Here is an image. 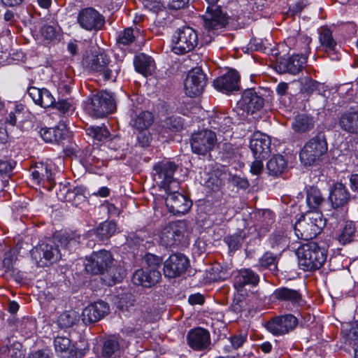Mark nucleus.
I'll list each match as a JSON object with an SVG mask.
<instances>
[{"instance_id": "f704fd0d", "label": "nucleus", "mask_w": 358, "mask_h": 358, "mask_svg": "<svg viewBox=\"0 0 358 358\" xmlns=\"http://www.w3.org/2000/svg\"><path fill=\"white\" fill-rule=\"evenodd\" d=\"M356 233L355 224L352 221H343L341 231L338 236V241L342 244H346L352 241Z\"/></svg>"}, {"instance_id": "b1692460", "label": "nucleus", "mask_w": 358, "mask_h": 358, "mask_svg": "<svg viewBox=\"0 0 358 358\" xmlns=\"http://www.w3.org/2000/svg\"><path fill=\"white\" fill-rule=\"evenodd\" d=\"M259 282V275L250 268L238 271L234 277V285L238 292H242L246 285L256 286Z\"/></svg>"}, {"instance_id": "052dcab7", "label": "nucleus", "mask_w": 358, "mask_h": 358, "mask_svg": "<svg viewBox=\"0 0 358 358\" xmlns=\"http://www.w3.org/2000/svg\"><path fill=\"white\" fill-rule=\"evenodd\" d=\"M230 181L233 185L239 187L242 189H246L249 186V183L247 180L242 178L238 176H232L230 178Z\"/></svg>"}, {"instance_id": "aec40b11", "label": "nucleus", "mask_w": 358, "mask_h": 358, "mask_svg": "<svg viewBox=\"0 0 358 358\" xmlns=\"http://www.w3.org/2000/svg\"><path fill=\"white\" fill-rule=\"evenodd\" d=\"M240 76L235 70H229L226 74L213 82L215 88L222 92H229L239 89Z\"/></svg>"}, {"instance_id": "49530a36", "label": "nucleus", "mask_w": 358, "mask_h": 358, "mask_svg": "<svg viewBox=\"0 0 358 358\" xmlns=\"http://www.w3.org/2000/svg\"><path fill=\"white\" fill-rule=\"evenodd\" d=\"M17 328L24 336L29 337L36 330V320L32 318H23Z\"/></svg>"}, {"instance_id": "f03ea898", "label": "nucleus", "mask_w": 358, "mask_h": 358, "mask_svg": "<svg viewBox=\"0 0 358 358\" xmlns=\"http://www.w3.org/2000/svg\"><path fill=\"white\" fill-rule=\"evenodd\" d=\"M325 226L321 213L313 211L306 213L294 225L295 234L304 240L313 239L319 234Z\"/></svg>"}, {"instance_id": "338daca9", "label": "nucleus", "mask_w": 358, "mask_h": 358, "mask_svg": "<svg viewBox=\"0 0 358 358\" xmlns=\"http://www.w3.org/2000/svg\"><path fill=\"white\" fill-rule=\"evenodd\" d=\"M70 106V103L66 100H61L57 102L55 101L52 107L57 108L62 113H65L69 110Z\"/></svg>"}, {"instance_id": "e2e57ef3", "label": "nucleus", "mask_w": 358, "mask_h": 358, "mask_svg": "<svg viewBox=\"0 0 358 358\" xmlns=\"http://www.w3.org/2000/svg\"><path fill=\"white\" fill-rule=\"evenodd\" d=\"M348 338L350 343L353 345L358 344V321L355 326L352 327L348 334Z\"/></svg>"}, {"instance_id": "58836bf2", "label": "nucleus", "mask_w": 358, "mask_h": 358, "mask_svg": "<svg viewBox=\"0 0 358 358\" xmlns=\"http://www.w3.org/2000/svg\"><path fill=\"white\" fill-rule=\"evenodd\" d=\"M116 224L113 222H104L99 224L96 230V236L101 240H105L112 236L116 231Z\"/></svg>"}, {"instance_id": "79ce46f5", "label": "nucleus", "mask_w": 358, "mask_h": 358, "mask_svg": "<svg viewBox=\"0 0 358 358\" xmlns=\"http://www.w3.org/2000/svg\"><path fill=\"white\" fill-rule=\"evenodd\" d=\"M212 124L215 129L227 132L231 128L232 122L231 119L224 114H217L212 118Z\"/></svg>"}, {"instance_id": "72a5a7b5", "label": "nucleus", "mask_w": 358, "mask_h": 358, "mask_svg": "<svg viewBox=\"0 0 358 358\" xmlns=\"http://www.w3.org/2000/svg\"><path fill=\"white\" fill-rule=\"evenodd\" d=\"M287 161L280 155H273L268 162L266 169L269 175L278 176L282 173L287 167Z\"/></svg>"}, {"instance_id": "f257e3e1", "label": "nucleus", "mask_w": 358, "mask_h": 358, "mask_svg": "<svg viewBox=\"0 0 358 358\" xmlns=\"http://www.w3.org/2000/svg\"><path fill=\"white\" fill-rule=\"evenodd\" d=\"M299 267L308 271L319 269L326 261L324 250L315 242H309L298 248L296 252Z\"/></svg>"}, {"instance_id": "412c9836", "label": "nucleus", "mask_w": 358, "mask_h": 358, "mask_svg": "<svg viewBox=\"0 0 358 358\" xmlns=\"http://www.w3.org/2000/svg\"><path fill=\"white\" fill-rule=\"evenodd\" d=\"M159 271H149L146 268L136 270L132 276V281L135 285L145 287H150L157 283L161 279Z\"/></svg>"}, {"instance_id": "603ef678", "label": "nucleus", "mask_w": 358, "mask_h": 358, "mask_svg": "<svg viewBox=\"0 0 358 358\" xmlns=\"http://www.w3.org/2000/svg\"><path fill=\"white\" fill-rule=\"evenodd\" d=\"M302 88L301 91L311 94L317 89L318 83L309 77H306L301 80Z\"/></svg>"}, {"instance_id": "ddd939ff", "label": "nucleus", "mask_w": 358, "mask_h": 358, "mask_svg": "<svg viewBox=\"0 0 358 358\" xmlns=\"http://www.w3.org/2000/svg\"><path fill=\"white\" fill-rule=\"evenodd\" d=\"M179 189L166 190V205L170 213L176 215H184L192 206V201L185 195L180 193Z\"/></svg>"}, {"instance_id": "e433bc0d", "label": "nucleus", "mask_w": 358, "mask_h": 358, "mask_svg": "<svg viewBox=\"0 0 358 358\" xmlns=\"http://www.w3.org/2000/svg\"><path fill=\"white\" fill-rule=\"evenodd\" d=\"M120 353L119 341L114 338H109L103 343L101 355L103 357H116Z\"/></svg>"}, {"instance_id": "37998d69", "label": "nucleus", "mask_w": 358, "mask_h": 358, "mask_svg": "<svg viewBox=\"0 0 358 358\" xmlns=\"http://www.w3.org/2000/svg\"><path fill=\"white\" fill-rule=\"evenodd\" d=\"M321 45L325 48L326 51L334 50L336 42L332 36L331 31L328 29H324L320 33L319 37Z\"/></svg>"}, {"instance_id": "c756f323", "label": "nucleus", "mask_w": 358, "mask_h": 358, "mask_svg": "<svg viewBox=\"0 0 358 358\" xmlns=\"http://www.w3.org/2000/svg\"><path fill=\"white\" fill-rule=\"evenodd\" d=\"M134 63L136 71L144 76L151 74L155 67L154 60L151 57L144 53L136 56Z\"/></svg>"}, {"instance_id": "5fc2aeb1", "label": "nucleus", "mask_w": 358, "mask_h": 358, "mask_svg": "<svg viewBox=\"0 0 358 358\" xmlns=\"http://www.w3.org/2000/svg\"><path fill=\"white\" fill-rule=\"evenodd\" d=\"M225 240L231 250H236L241 246L243 238L240 234H234L226 237Z\"/></svg>"}, {"instance_id": "4be33fe9", "label": "nucleus", "mask_w": 358, "mask_h": 358, "mask_svg": "<svg viewBox=\"0 0 358 358\" xmlns=\"http://www.w3.org/2000/svg\"><path fill=\"white\" fill-rule=\"evenodd\" d=\"M263 105V99L257 95L256 92L252 89L245 90L241 101L238 102V106L243 110L251 113L260 110Z\"/></svg>"}, {"instance_id": "6e6d98bb", "label": "nucleus", "mask_w": 358, "mask_h": 358, "mask_svg": "<svg viewBox=\"0 0 358 358\" xmlns=\"http://www.w3.org/2000/svg\"><path fill=\"white\" fill-rule=\"evenodd\" d=\"M69 233H64L63 234L56 236L55 237V240L57 243V248H58V247L60 246L64 249L69 250Z\"/></svg>"}, {"instance_id": "9d476101", "label": "nucleus", "mask_w": 358, "mask_h": 358, "mask_svg": "<svg viewBox=\"0 0 358 358\" xmlns=\"http://www.w3.org/2000/svg\"><path fill=\"white\" fill-rule=\"evenodd\" d=\"M114 259L110 252L106 250H100L94 252L87 259L85 269L87 272L94 275H102L105 273L108 266L112 265Z\"/></svg>"}, {"instance_id": "4d7b16f0", "label": "nucleus", "mask_w": 358, "mask_h": 358, "mask_svg": "<svg viewBox=\"0 0 358 358\" xmlns=\"http://www.w3.org/2000/svg\"><path fill=\"white\" fill-rule=\"evenodd\" d=\"M41 31L42 36L47 40H52L57 34L55 28L51 25H44Z\"/></svg>"}, {"instance_id": "bb28decb", "label": "nucleus", "mask_w": 358, "mask_h": 358, "mask_svg": "<svg viewBox=\"0 0 358 358\" xmlns=\"http://www.w3.org/2000/svg\"><path fill=\"white\" fill-rule=\"evenodd\" d=\"M329 200L334 208L344 206L350 200V194L345 186L341 182H336L330 190Z\"/></svg>"}, {"instance_id": "6ab92c4d", "label": "nucleus", "mask_w": 358, "mask_h": 358, "mask_svg": "<svg viewBox=\"0 0 358 358\" xmlns=\"http://www.w3.org/2000/svg\"><path fill=\"white\" fill-rule=\"evenodd\" d=\"M182 227L177 223H171L165 227L160 234V244L166 248L178 245L182 237Z\"/></svg>"}, {"instance_id": "2f4dec72", "label": "nucleus", "mask_w": 358, "mask_h": 358, "mask_svg": "<svg viewBox=\"0 0 358 358\" xmlns=\"http://www.w3.org/2000/svg\"><path fill=\"white\" fill-rule=\"evenodd\" d=\"M80 320V314L73 309L66 310L57 318V324L60 328H70L76 325Z\"/></svg>"}, {"instance_id": "a18cd8bd", "label": "nucleus", "mask_w": 358, "mask_h": 358, "mask_svg": "<svg viewBox=\"0 0 358 358\" xmlns=\"http://www.w3.org/2000/svg\"><path fill=\"white\" fill-rule=\"evenodd\" d=\"M86 133L88 136L99 141L106 139L109 134V131L103 126H90L86 129Z\"/></svg>"}, {"instance_id": "774afa93", "label": "nucleus", "mask_w": 358, "mask_h": 358, "mask_svg": "<svg viewBox=\"0 0 358 358\" xmlns=\"http://www.w3.org/2000/svg\"><path fill=\"white\" fill-rule=\"evenodd\" d=\"M70 190L71 189L67 186L60 185L59 189L57 192V198L62 201H66L67 195H69Z\"/></svg>"}, {"instance_id": "473e14b6", "label": "nucleus", "mask_w": 358, "mask_h": 358, "mask_svg": "<svg viewBox=\"0 0 358 358\" xmlns=\"http://www.w3.org/2000/svg\"><path fill=\"white\" fill-rule=\"evenodd\" d=\"M314 123L313 117L306 114H301L295 117L292 126L296 132L304 133L312 129L314 127Z\"/></svg>"}, {"instance_id": "3c124183", "label": "nucleus", "mask_w": 358, "mask_h": 358, "mask_svg": "<svg viewBox=\"0 0 358 358\" xmlns=\"http://www.w3.org/2000/svg\"><path fill=\"white\" fill-rule=\"evenodd\" d=\"M182 125L180 117H170L165 120L164 127L171 131H178L182 128Z\"/></svg>"}, {"instance_id": "4468645a", "label": "nucleus", "mask_w": 358, "mask_h": 358, "mask_svg": "<svg viewBox=\"0 0 358 358\" xmlns=\"http://www.w3.org/2000/svg\"><path fill=\"white\" fill-rule=\"evenodd\" d=\"M188 266L189 260L184 255L173 254L164 262V274L166 278H176L182 275Z\"/></svg>"}, {"instance_id": "7ed1b4c3", "label": "nucleus", "mask_w": 358, "mask_h": 358, "mask_svg": "<svg viewBox=\"0 0 358 358\" xmlns=\"http://www.w3.org/2000/svg\"><path fill=\"white\" fill-rule=\"evenodd\" d=\"M328 150L324 134L320 133L305 143L300 152V160L305 166H313L320 162Z\"/></svg>"}, {"instance_id": "2eb2a0df", "label": "nucleus", "mask_w": 358, "mask_h": 358, "mask_svg": "<svg viewBox=\"0 0 358 358\" xmlns=\"http://www.w3.org/2000/svg\"><path fill=\"white\" fill-rule=\"evenodd\" d=\"M297 319L292 315L277 317L266 323V329L273 335H283L292 331L297 325Z\"/></svg>"}, {"instance_id": "a878e982", "label": "nucleus", "mask_w": 358, "mask_h": 358, "mask_svg": "<svg viewBox=\"0 0 358 358\" xmlns=\"http://www.w3.org/2000/svg\"><path fill=\"white\" fill-rule=\"evenodd\" d=\"M306 60L305 54L294 55L280 61L279 68L284 72L296 74L302 70Z\"/></svg>"}, {"instance_id": "69168bd1", "label": "nucleus", "mask_w": 358, "mask_h": 358, "mask_svg": "<svg viewBox=\"0 0 358 358\" xmlns=\"http://www.w3.org/2000/svg\"><path fill=\"white\" fill-rule=\"evenodd\" d=\"M43 171V164L36 166L32 171L31 176L32 179L37 183H40L41 181V174Z\"/></svg>"}, {"instance_id": "393cba45", "label": "nucleus", "mask_w": 358, "mask_h": 358, "mask_svg": "<svg viewBox=\"0 0 358 358\" xmlns=\"http://www.w3.org/2000/svg\"><path fill=\"white\" fill-rule=\"evenodd\" d=\"M28 94L36 104L43 108H50L55 103L54 96L45 88L30 87L28 89Z\"/></svg>"}, {"instance_id": "680f3d73", "label": "nucleus", "mask_w": 358, "mask_h": 358, "mask_svg": "<svg viewBox=\"0 0 358 358\" xmlns=\"http://www.w3.org/2000/svg\"><path fill=\"white\" fill-rule=\"evenodd\" d=\"M263 159H255L250 166V172L254 175H259L262 173L264 169L262 163Z\"/></svg>"}, {"instance_id": "5701e85b", "label": "nucleus", "mask_w": 358, "mask_h": 358, "mask_svg": "<svg viewBox=\"0 0 358 358\" xmlns=\"http://www.w3.org/2000/svg\"><path fill=\"white\" fill-rule=\"evenodd\" d=\"M189 345L194 350H201L206 348L210 344V334L203 328L191 330L187 334Z\"/></svg>"}, {"instance_id": "bf43d9fd", "label": "nucleus", "mask_w": 358, "mask_h": 358, "mask_svg": "<svg viewBox=\"0 0 358 358\" xmlns=\"http://www.w3.org/2000/svg\"><path fill=\"white\" fill-rule=\"evenodd\" d=\"M21 348L20 343H14L8 348V354L13 358H20L22 355Z\"/></svg>"}, {"instance_id": "de8ad7c7", "label": "nucleus", "mask_w": 358, "mask_h": 358, "mask_svg": "<svg viewBox=\"0 0 358 358\" xmlns=\"http://www.w3.org/2000/svg\"><path fill=\"white\" fill-rule=\"evenodd\" d=\"M259 266L262 268H268L271 271L277 270L276 257L271 252H266L259 260Z\"/></svg>"}, {"instance_id": "8fccbe9b", "label": "nucleus", "mask_w": 358, "mask_h": 358, "mask_svg": "<svg viewBox=\"0 0 358 358\" xmlns=\"http://www.w3.org/2000/svg\"><path fill=\"white\" fill-rule=\"evenodd\" d=\"M85 196L83 193V189L81 187H75L73 189H71L66 199L67 202L72 203L76 206L85 201Z\"/></svg>"}, {"instance_id": "13d9d810", "label": "nucleus", "mask_w": 358, "mask_h": 358, "mask_svg": "<svg viewBox=\"0 0 358 358\" xmlns=\"http://www.w3.org/2000/svg\"><path fill=\"white\" fill-rule=\"evenodd\" d=\"M150 136L149 132L146 130H139L137 135V139L142 147L148 146L150 142Z\"/></svg>"}, {"instance_id": "dca6fc26", "label": "nucleus", "mask_w": 358, "mask_h": 358, "mask_svg": "<svg viewBox=\"0 0 358 358\" xmlns=\"http://www.w3.org/2000/svg\"><path fill=\"white\" fill-rule=\"evenodd\" d=\"M250 148L255 159H266L271 152V139L267 135L256 131L251 137Z\"/></svg>"}, {"instance_id": "4c0bfd02", "label": "nucleus", "mask_w": 358, "mask_h": 358, "mask_svg": "<svg viewBox=\"0 0 358 358\" xmlns=\"http://www.w3.org/2000/svg\"><path fill=\"white\" fill-rule=\"evenodd\" d=\"M324 201L320 191L314 187H310L307 191L306 201L311 208H317Z\"/></svg>"}, {"instance_id": "a211bd4d", "label": "nucleus", "mask_w": 358, "mask_h": 358, "mask_svg": "<svg viewBox=\"0 0 358 358\" xmlns=\"http://www.w3.org/2000/svg\"><path fill=\"white\" fill-rule=\"evenodd\" d=\"M80 27L86 30L99 29L104 24V19L101 14L92 8L83 9L78 16Z\"/></svg>"}, {"instance_id": "1a4fd4ad", "label": "nucleus", "mask_w": 358, "mask_h": 358, "mask_svg": "<svg viewBox=\"0 0 358 358\" xmlns=\"http://www.w3.org/2000/svg\"><path fill=\"white\" fill-rule=\"evenodd\" d=\"M190 145L196 155H205L213 149L217 142L216 134L209 129H202L192 134Z\"/></svg>"}, {"instance_id": "a19ab883", "label": "nucleus", "mask_w": 358, "mask_h": 358, "mask_svg": "<svg viewBox=\"0 0 358 358\" xmlns=\"http://www.w3.org/2000/svg\"><path fill=\"white\" fill-rule=\"evenodd\" d=\"M54 345L57 352L66 354H71L73 352L74 346L70 339L66 336L56 337Z\"/></svg>"}, {"instance_id": "864d4df0", "label": "nucleus", "mask_w": 358, "mask_h": 358, "mask_svg": "<svg viewBox=\"0 0 358 358\" xmlns=\"http://www.w3.org/2000/svg\"><path fill=\"white\" fill-rule=\"evenodd\" d=\"M134 30L131 28H127L119 36L117 41L123 45H129L134 41Z\"/></svg>"}, {"instance_id": "f3484780", "label": "nucleus", "mask_w": 358, "mask_h": 358, "mask_svg": "<svg viewBox=\"0 0 358 358\" xmlns=\"http://www.w3.org/2000/svg\"><path fill=\"white\" fill-rule=\"evenodd\" d=\"M110 308L107 303L100 301L85 307L81 315L84 324H90L96 322L109 313Z\"/></svg>"}, {"instance_id": "ea45409f", "label": "nucleus", "mask_w": 358, "mask_h": 358, "mask_svg": "<svg viewBox=\"0 0 358 358\" xmlns=\"http://www.w3.org/2000/svg\"><path fill=\"white\" fill-rule=\"evenodd\" d=\"M40 134L47 143L59 142L62 138V132L59 128H42Z\"/></svg>"}, {"instance_id": "6e6552de", "label": "nucleus", "mask_w": 358, "mask_h": 358, "mask_svg": "<svg viewBox=\"0 0 358 358\" xmlns=\"http://www.w3.org/2000/svg\"><path fill=\"white\" fill-rule=\"evenodd\" d=\"M207 4L206 12L203 15V26L210 31L213 29H220L227 24V18L222 12L220 0H204Z\"/></svg>"}, {"instance_id": "7c9ffc66", "label": "nucleus", "mask_w": 358, "mask_h": 358, "mask_svg": "<svg viewBox=\"0 0 358 358\" xmlns=\"http://www.w3.org/2000/svg\"><path fill=\"white\" fill-rule=\"evenodd\" d=\"M103 275V280L110 286L120 282L125 275V270L120 265H116L114 262L108 266Z\"/></svg>"}, {"instance_id": "c85d7f7f", "label": "nucleus", "mask_w": 358, "mask_h": 358, "mask_svg": "<svg viewBox=\"0 0 358 358\" xmlns=\"http://www.w3.org/2000/svg\"><path fill=\"white\" fill-rule=\"evenodd\" d=\"M338 124L343 131L352 134H358V111L343 114Z\"/></svg>"}, {"instance_id": "09e8293b", "label": "nucleus", "mask_w": 358, "mask_h": 358, "mask_svg": "<svg viewBox=\"0 0 358 358\" xmlns=\"http://www.w3.org/2000/svg\"><path fill=\"white\" fill-rule=\"evenodd\" d=\"M143 259L147 266L145 268L150 271L152 270L159 271V268L162 263V259L160 257L148 253L144 256Z\"/></svg>"}, {"instance_id": "0e129e2a", "label": "nucleus", "mask_w": 358, "mask_h": 358, "mask_svg": "<svg viewBox=\"0 0 358 358\" xmlns=\"http://www.w3.org/2000/svg\"><path fill=\"white\" fill-rule=\"evenodd\" d=\"M247 337L243 335H237L230 338V342L234 349H238L245 342Z\"/></svg>"}, {"instance_id": "c03bdc74", "label": "nucleus", "mask_w": 358, "mask_h": 358, "mask_svg": "<svg viewBox=\"0 0 358 358\" xmlns=\"http://www.w3.org/2000/svg\"><path fill=\"white\" fill-rule=\"evenodd\" d=\"M117 308L122 312L129 310L134 303V297L131 293L121 294L115 301Z\"/></svg>"}, {"instance_id": "20e7f679", "label": "nucleus", "mask_w": 358, "mask_h": 358, "mask_svg": "<svg viewBox=\"0 0 358 358\" xmlns=\"http://www.w3.org/2000/svg\"><path fill=\"white\" fill-rule=\"evenodd\" d=\"M178 166L173 162L164 161L155 164L153 179L160 189L166 190L180 189L179 182L173 178Z\"/></svg>"}, {"instance_id": "f8f14e48", "label": "nucleus", "mask_w": 358, "mask_h": 358, "mask_svg": "<svg viewBox=\"0 0 358 358\" xmlns=\"http://www.w3.org/2000/svg\"><path fill=\"white\" fill-rule=\"evenodd\" d=\"M31 254L38 266H45L48 263L52 264L59 260L62 255L57 248L47 243H42L34 248Z\"/></svg>"}, {"instance_id": "c9c22d12", "label": "nucleus", "mask_w": 358, "mask_h": 358, "mask_svg": "<svg viewBox=\"0 0 358 358\" xmlns=\"http://www.w3.org/2000/svg\"><path fill=\"white\" fill-rule=\"evenodd\" d=\"M153 117L148 111H142L131 120V125L138 130H146L152 123Z\"/></svg>"}, {"instance_id": "9b49d317", "label": "nucleus", "mask_w": 358, "mask_h": 358, "mask_svg": "<svg viewBox=\"0 0 358 358\" xmlns=\"http://www.w3.org/2000/svg\"><path fill=\"white\" fill-rule=\"evenodd\" d=\"M206 84V75L200 68L189 71L184 83L185 94L189 97L199 96Z\"/></svg>"}, {"instance_id": "39448f33", "label": "nucleus", "mask_w": 358, "mask_h": 358, "mask_svg": "<svg viewBox=\"0 0 358 358\" xmlns=\"http://www.w3.org/2000/svg\"><path fill=\"white\" fill-rule=\"evenodd\" d=\"M116 103L113 95L107 91H101L92 95L87 104L88 113L96 117H102L115 111Z\"/></svg>"}, {"instance_id": "0eeeda50", "label": "nucleus", "mask_w": 358, "mask_h": 358, "mask_svg": "<svg viewBox=\"0 0 358 358\" xmlns=\"http://www.w3.org/2000/svg\"><path fill=\"white\" fill-rule=\"evenodd\" d=\"M172 50L177 55L187 53L197 45L198 36L194 29L183 27L179 29L173 36Z\"/></svg>"}, {"instance_id": "423d86ee", "label": "nucleus", "mask_w": 358, "mask_h": 358, "mask_svg": "<svg viewBox=\"0 0 358 358\" xmlns=\"http://www.w3.org/2000/svg\"><path fill=\"white\" fill-rule=\"evenodd\" d=\"M109 62L108 56L101 51H95L83 59V64L89 71L98 76H102L106 80L113 77V66L110 65Z\"/></svg>"}, {"instance_id": "cd10ccee", "label": "nucleus", "mask_w": 358, "mask_h": 358, "mask_svg": "<svg viewBox=\"0 0 358 358\" xmlns=\"http://www.w3.org/2000/svg\"><path fill=\"white\" fill-rule=\"evenodd\" d=\"M274 299L292 304H301L302 301L301 294L299 291L285 287L276 289L273 294Z\"/></svg>"}]
</instances>
